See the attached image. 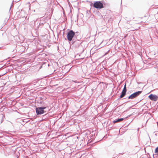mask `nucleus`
<instances>
[{"mask_svg": "<svg viewBox=\"0 0 158 158\" xmlns=\"http://www.w3.org/2000/svg\"><path fill=\"white\" fill-rule=\"evenodd\" d=\"M94 6L97 9H101L103 8V4L100 1L94 2Z\"/></svg>", "mask_w": 158, "mask_h": 158, "instance_id": "nucleus-1", "label": "nucleus"}, {"mask_svg": "<svg viewBox=\"0 0 158 158\" xmlns=\"http://www.w3.org/2000/svg\"><path fill=\"white\" fill-rule=\"evenodd\" d=\"M75 32L73 31V30H70L68 32L67 38L68 40L69 41H71L72 40L73 37L75 35Z\"/></svg>", "mask_w": 158, "mask_h": 158, "instance_id": "nucleus-2", "label": "nucleus"}, {"mask_svg": "<svg viewBox=\"0 0 158 158\" xmlns=\"http://www.w3.org/2000/svg\"><path fill=\"white\" fill-rule=\"evenodd\" d=\"M142 93V91H139L135 92L133 94H131L130 96L128 98V99H133L135 98L138 95H139Z\"/></svg>", "mask_w": 158, "mask_h": 158, "instance_id": "nucleus-3", "label": "nucleus"}, {"mask_svg": "<svg viewBox=\"0 0 158 158\" xmlns=\"http://www.w3.org/2000/svg\"><path fill=\"white\" fill-rule=\"evenodd\" d=\"M36 111L37 115L42 114L44 113L45 112L44 110H43L41 107L36 108Z\"/></svg>", "mask_w": 158, "mask_h": 158, "instance_id": "nucleus-4", "label": "nucleus"}, {"mask_svg": "<svg viewBox=\"0 0 158 158\" xmlns=\"http://www.w3.org/2000/svg\"><path fill=\"white\" fill-rule=\"evenodd\" d=\"M148 98L153 101H156L158 99V96L156 95L151 94L148 96Z\"/></svg>", "mask_w": 158, "mask_h": 158, "instance_id": "nucleus-5", "label": "nucleus"}, {"mask_svg": "<svg viewBox=\"0 0 158 158\" xmlns=\"http://www.w3.org/2000/svg\"><path fill=\"white\" fill-rule=\"evenodd\" d=\"M126 92H127L126 85V84H125L124 86L123 89V91H122V92L121 93V94L120 96V98H122L125 96V95H126Z\"/></svg>", "mask_w": 158, "mask_h": 158, "instance_id": "nucleus-6", "label": "nucleus"}, {"mask_svg": "<svg viewBox=\"0 0 158 158\" xmlns=\"http://www.w3.org/2000/svg\"><path fill=\"white\" fill-rule=\"evenodd\" d=\"M123 118H118L114 120L113 122L114 123H115L117 122H119L123 121Z\"/></svg>", "mask_w": 158, "mask_h": 158, "instance_id": "nucleus-7", "label": "nucleus"}, {"mask_svg": "<svg viewBox=\"0 0 158 158\" xmlns=\"http://www.w3.org/2000/svg\"><path fill=\"white\" fill-rule=\"evenodd\" d=\"M155 152L156 153L158 152V146L156 148Z\"/></svg>", "mask_w": 158, "mask_h": 158, "instance_id": "nucleus-8", "label": "nucleus"}, {"mask_svg": "<svg viewBox=\"0 0 158 158\" xmlns=\"http://www.w3.org/2000/svg\"><path fill=\"white\" fill-rule=\"evenodd\" d=\"M41 108L42 109V110H44V109H45L46 108V107H41Z\"/></svg>", "mask_w": 158, "mask_h": 158, "instance_id": "nucleus-9", "label": "nucleus"}, {"mask_svg": "<svg viewBox=\"0 0 158 158\" xmlns=\"http://www.w3.org/2000/svg\"><path fill=\"white\" fill-rule=\"evenodd\" d=\"M73 81L75 83L77 82V81Z\"/></svg>", "mask_w": 158, "mask_h": 158, "instance_id": "nucleus-10", "label": "nucleus"}]
</instances>
